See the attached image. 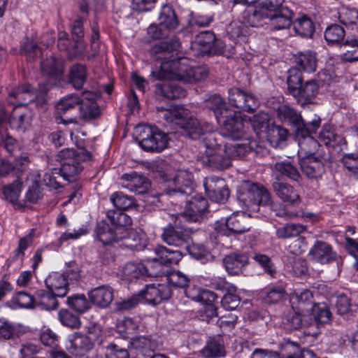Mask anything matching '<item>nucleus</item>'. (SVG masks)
Wrapping results in <instances>:
<instances>
[{"label": "nucleus", "mask_w": 358, "mask_h": 358, "mask_svg": "<svg viewBox=\"0 0 358 358\" xmlns=\"http://www.w3.org/2000/svg\"><path fill=\"white\" fill-rule=\"evenodd\" d=\"M164 118L170 123L181 128L184 136L196 139L201 135L207 133L203 140L206 148L204 153L199 157L201 163L213 170L222 171L229 168L232 162L231 155H228L227 144L219 143L215 136L210 132L213 130L212 124L208 122L201 124L192 117L189 111L183 106H176L171 110H166Z\"/></svg>", "instance_id": "obj_1"}, {"label": "nucleus", "mask_w": 358, "mask_h": 358, "mask_svg": "<svg viewBox=\"0 0 358 358\" xmlns=\"http://www.w3.org/2000/svg\"><path fill=\"white\" fill-rule=\"evenodd\" d=\"M162 73L157 74V80L176 79L184 83L198 82L208 76V68L205 66L191 67L186 58H178L161 66Z\"/></svg>", "instance_id": "obj_2"}, {"label": "nucleus", "mask_w": 358, "mask_h": 358, "mask_svg": "<svg viewBox=\"0 0 358 358\" xmlns=\"http://www.w3.org/2000/svg\"><path fill=\"white\" fill-rule=\"evenodd\" d=\"M91 159V154L85 148L80 147L76 150L66 148L60 150L57 159L61 162L60 176L68 182H72L83 169L82 162Z\"/></svg>", "instance_id": "obj_3"}, {"label": "nucleus", "mask_w": 358, "mask_h": 358, "mask_svg": "<svg viewBox=\"0 0 358 358\" xmlns=\"http://www.w3.org/2000/svg\"><path fill=\"white\" fill-rule=\"evenodd\" d=\"M299 152L303 155L300 165L302 172L309 178L318 179L325 171L323 163L314 156L319 144L313 137L299 141Z\"/></svg>", "instance_id": "obj_4"}, {"label": "nucleus", "mask_w": 358, "mask_h": 358, "mask_svg": "<svg viewBox=\"0 0 358 358\" xmlns=\"http://www.w3.org/2000/svg\"><path fill=\"white\" fill-rule=\"evenodd\" d=\"M303 76L298 69H291L287 78V89L302 105L310 103L319 92V85L315 80H309L303 84Z\"/></svg>", "instance_id": "obj_5"}, {"label": "nucleus", "mask_w": 358, "mask_h": 358, "mask_svg": "<svg viewBox=\"0 0 358 358\" xmlns=\"http://www.w3.org/2000/svg\"><path fill=\"white\" fill-rule=\"evenodd\" d=\"M238 200L250 211H259V206H269L273 200L270 192L262 185L250 182H245L238 191Z\"/></svg>", "instance_id": "obj_6"}, {"label": "nucleus", "mask_w": 358, "mask_h": 358, "mask_svg": "<svg viewBox=\"0 0 358 358\" xmlns=\"http://www.w3.org/2000/svg\"><path fill=\"white\" fill-rule=\"evenodd\" d=\"M51 87L49 83L40 85L38 93L29 85L18 87L9 93L8 102L16 107L27 106L34 101L36 106L43 107L45 103V94Z\"/></svg>", "instance_id": "obj_7"}, {"label": "nucleus", "mask_w": 358, "mask_h": 358, "mask_svg": "<svg viewBox=\"0 0 358 358\" xmlns=\"http://www.w3.org/2000/svg\"><path fill=\"white\" fill-rule=\"evenodd\" d=\"M136 139L140 146L145 151L161 152L168 145V136L156 127L139 125L136 129Z\"/></svg>", "instance_id": "obj_8"}, {"label": "nucleus", "mask_w": 358, "mask_h": 358, "mask_svg": "<svg viewBox=\"0 0 358 358\" xmlns=\"http://www.w3.org/2000/svg\"><path fill=\"white\" fill-rule=\"evenodd\" d=\"M243 213H233L229 217L218 221L215 229L222 236H230L236 234H243L248 231L250 226Z\"/></svg>", "instance_id": "obj_9"}, {"label": "nucleus", "mask_w": 358, "mask_h": 358, "mask_svg": "<svg viewBox=\"0 0 358 358\" xmlns=\"http://www.w3.org/2000/svg\"><path fill=\"white\" fill-rule=\"evenodd\" d=\"M284 0H260L255 7L252 14L249 16L248 22L250 26L262 27L264 20L271 17L275 13L285 8Z\"/></svg>", "instance_id": "obj_10"}, {"label": "nucleus", "mask_w": 358, "mask_h": 358, "mask_svg": "<svg viewBox=\"0 0 358 358\" xmlns=\"http://www.w3.org/2000/svg\"><path fill=\"white\" fill-rule=\"evenodd\" d=\"M217 123L221 127V133L224 136L237 140L245 136V126L241 116L232 110L219 119Z\"/></svg>", "instance_id": "obj_11"}, {"label": "nucleus", "mask_w": 358, "mask_h": 358, "mask_svg": "<svg viewBox=\"0 0 358 358\" xmlns=\"http://www.w3.org/2000/svg\"><path fill=\"white\" fill-rule=\"evenodd\" d=\"M194 186L192 174L186 170H180L177 172L166 192L169 196H186L192 194Z\"/></svg>", "instance_id": "obj_12"}, {"label": "nucleus", "mask_w": 358, "mask_h": 358, "mask_svg": "<svg viewBox=\"0 0 358 358\" xmlns=\"http://www.w3.org/2000/svg\"><path fill=\"white\" fill-rule=\"evenodd\" d=\"M181 43L178 38H171L166 41H161L155 44L150 50V55L154 60H161L160 66L164 62H168L174 59H169V54L179 50ZM161 66L157 71H152L151 74L157 78V74L162 73Z\"/></svg>", "instance_id": "obj_13"}, {"label": "nucleus", "mask_w": 358, "mask_h": 358, "mask_svg": "<svg viewBox=\"0 0 358 358\" xmlns=\"http://www.w3.org/2000/svg\"><path fill=\"white\" fill-rule=\"evenodd\" d=\"M161 238L167 245L182 248H186L190 238V231L188 229L169 224L162 229Z\"/></svg>", "instance_id": "obj_14"}, {"label": "nucleus", "mask_w": 358, "mask_h": 358, "mask_svg": "<svg viewBox=\"0 0 358 358\" xmlns=\"http://www.w3.org/2000/svg\"><path fill=\"white\" fill-rule=\"evenodd\" d=\"M208 203L201 195H196L189 200L184 211L177 215V219H186L189 222H200L208 212Z\"/></svg>", "instance_id": "obj_15"}, {"label": "nucleus", "mask_w": 358, "mask_h": 358, "mask_svg": "<svg viewBox=\"0 0 358 358\" xmlns=\"http://www.w3.org/2000/svg\"><path fill=\"white\" fill-rule=\"evenodd\" d=\"M228 94L230 104L239 110L251 112L259 106V101L255 96L240 88H231Z\"/></svg>", "instance_id": "obj_16"}, {"label": "nucleus", "mask_w": 358, "mask_h": 358, "mask_svg": "<svg viewBox=\"0 0 358 358\" xmlns=\"http://www.w3.org/2000/svg\"><path fill=\"white\" fill-rule=\"evenodd\" d=\"M203 187L208 196L213 201L222 203L229 196L225 181L217 176H209L203 180Z\"/></svg>", "instance_id": "obj_17"}, {"label": "nucleus", "mask_w": 358, "mask_h": 358, "mask_svg": "<svg viewBox=\"0 0 358 358\" xmlns=\"http://www.w3.org/2000/svg\"><path fill=\"white\" fill-rule=\"evenodd\" d=\"M172 295V289L169 285L158 284L147 285L145 289L141 293V300L155 306L164 300L169 299Z\"/></svg>", "instance_id": "obj_18"}, {"label": "nucleus", "mask_w": 358, "mask_h": 358, "mask_svg": "<svg viewBox=\"0 0 358 358\" xmlns=\"http://www.w3.org/2000/svg\"><path fill=\"white\" fill-rule=\"evenodd\" d=\"M272 187L277 196L283 202L292 206H297L300 203V195L290 184L276 178L272 183Z\"/></svg>", "instance_id": "obj_19"}, {"label": "nucleus", "mask_w": 358, "mask_h": 358, "mask_svg": "<svg viewBox=\"0 0 358 358\" xmlns=\"http://www.w3.org/2000/svg\"><path fill=\"white\" fill-rule=\"evenodd\" d=\"M308 255L320 264H329L337 259V255L332 247L326 242L317 241L310 248Z\"/></svg>", "instance_id": "obj_20"}, {"label": "nucleus", "mask_w": 358, "mask_h": 358, "mask_svg": "<svg viewBox=\"0 0 358 358\" xmlns=\"http://www.w3.org/2000/svg\"><path fill=\"white\" fill-rule=\"evenodd\" d=\"M68 350L76 356H83L93 348V343L86 335L74 332L68 336Z\"/></svg>", "instance_id": "obj_21"}, {"label": "nucleus", "mask_w": 358, "mask_h": 358, "mask_svg": "<svg viewBox=\"0 0 358 358\" xmlns=\"http://www.w3.org/2000/svg\"><path fill=\"white\" fill-rule=\"evenodd\" d=\"M122 180L124 187L138 194L146 193L150 187L149 180L143 175L136 172L122 175Z\"/></svg>", "instance_id": "obj_22"}, {"label": "nucleus", "mask_w": 358, "mask_h": 358, "mask_svg": "<svg viewBox=\"0 0 358 358\" xmlns=\"http://www.w3.org/2000/svg\"><path fill=\"white\" fill-rule=\"evenodd\" d=\"M122 245L134 251L143 250L147 245L148 239L146 235L142 231L133 229L121 236Z\"/></svg>", "instance_id": "obj_23"}, {"label": "nucleus", "mask_w": 358, "mask_h": 358, "mask_svg": "<svg viewBox=\"0 0 358 358\" xmlns=\"http://www.w3.org/2000/svg\"><path fill=\"white\" fill-rule=\"evenodd\" d=\"M290 303L293 310L308 313L313 306V294L308 289L295 291L290 296Z\"/></svg>", "instance_id": "obj_24"}, {"label": "nucleus", "mask_w": 358, "mask_h": 358, "mask_svg": "<svg viewBox=\"0 0 358 358\" xmlns=\"http://www.w3.org/2000/svg\"><path fill=\"white\" fill-rule=\"evenodd\" d=\"M29 159L27 156H23L15 159L14 162L10 164L6 160L0 161V177H4L8 174L13 176H24V172L29 166Z\"/></svg>", "instance_id": "obj_25"}, {"label": "nucleus", "mask_w": 358, "mask_h": 358, "mask_svg": "<svg viewBox=\"0 0 358 358\" xmlns=\"http://www.w3.org/2000/svg\"><path fill=\"white\" fill-rule=\"evenodd\" d=\"M45 282L47 288L55 296L64 297L66 295L68 282L64 274L52 272L45 278Z\"/></svg>", "instance_id": "obj_26"}, {"label": "nucleus", "mask_w": 358, "mask_h": 358, "mask_svg": "<svg viewBox=\"0 0 358 358\" xmlns=\"http://www.w3.org/2000/svg\"><path fill=\"white\" fill-rule=\"evenodd\" d=\"M23 176H17V179L12 183L5 185L2 189L3 194L5 199L10 202L16 208H24V203L19 201V197L22 191Z\"/></svg>", "instance_id": "obj_27"}, {"label": "nucleus", "mask_w": 358, "mask_h": 358, "mask_svg": "<svg viewBox=\"0 0 358 358\" xmlns=\"http://www.w3.org/2000/svg\"><path fill=\"white\" fill-rule=\"evenodd\" d=\"M248 264V257L244 254L232 253L224 257L223 264L229 275H238Z\"/></svg>", "instance_id": "obj_28"}, {"label": "nucleus", "mask_w": 358, "mask_h": 358, "mask_svg": "<svg viewBox=\"0 0 358 358\" xmlns=\"http://www.w3.org/2000/svg\"><path fill=\"white\" fill-rule=\"evenodd\" d=\"M294 15L291 9L285 7L266 20H269L271 28L273 30L287 29L292 24Z\"/></svg>", "instance_id": "obj_29"}, {"label": "nucleus", "mask_w": 358, "mask_h": 358, "mask_svg": "<svg viewBox=\"0 0 358 358\" xmlns=\"http://www.w3.org/2000/svg\"><path fill=\"white\" fill-rule=\"evenodd\" d=\"M92 303L100 308H106L113 299V289L106 285H101L92 289L88 294Z\"/></svg>", "instance_id": "obj_30"}, {"label": "nucleus", "mask_w": 358, "mask_h": 358, "mask_svg": "<svg viewBox=\"0 0 358 358\" xmlns=\"http://www.w3.org/2000/svg\"><path fill=\"white\" fill-rule=\"evenodd\" d=\"M107 217L112 225L116 228V233L121 236L127 234L132 228L130 226L132 224V220L126 213L118 210H108Z\"/></svg>", "instance_id": "obj_31"}, {"label": "nucleus", "mask_w": 358, "mask_h": 358, "mask_svg": "<svg viewBox=\"0 0 358 358\" xmlns=\"http://www.w3.org/2000/svg\"><path fill=\"white\" fill-rule=\"evenodd\" d=\"M96 232L99 240L104 245L119 242L121 240V235L116 233L114 225H110L105 221L98 222Z\"/></svg>", "instance_id": "obj_32"}, {"label": "nucleus", "mask_w": 358, "mask_h": 358, "mask_svg": "<svg viewBox=\"0 0 358 358\" xmlns=\"http://www.w3.org/2000/svg\"><path fill=\"white\" fill-rule=\"evenodd\" d=\"M271 169L273 173H278L295 182H299L301 178L296 166L289 160L277 162L271 166Z\"/></svg>", "instance_id": "obj_33"}, {"label": "nucleus", "mask_w": 358, "mask_h": 358, "mask_svg": "<svg viewBox=\"0 0 358 358\" xmlns=\"http://www.w3.org/2000/svg\"><path fill=\"white\" fill-rule=\"evenodd\" d=\"M158 20L160 26H163V27L168 31L173 30L179 25V20L176 11L169 4H165L162 7Z\"/></svg>", "instance_id": "obj_34"}, {"label": "nucleus", "mask_w": 358, "mask_h": 358, "mask_svg": "<svg viewBox=\"0 0 358 358\" xmlns=\"http://www.w3.org/2000/svg\"><path fill=\"white\" fill-rule=\"evenodd\" d=\"M320 123L321 119L316 115H314L311 120H304L301 117L298 127L296 129V136L302 138L300 141H305L306 138L312 137L311 134L317 130Z\"/></svg>", "instance_id": "obj_35"}, {"label": "nucleus", "mask_w": 358, "mask_h": 358, "mask_svg": "<svg viewBox=\"0 0 358 358\" xmlns=\"http://www.w3.org/2000/svg\"><path fill=\"white\" fill-rule=\"evenodd\" d=\"M342 59L352 62L358 60V38L348 36L339 46Z\"/></svg>", "instance_id": "obj_36"}, {"label": "nucleus", "mask_w": 358, "mask_h": 358, "mask_svg": "<svg viewBox=\"0 0 358 358\" xmlns=\"http://www.w3.org/2000/svg\"><path fill=\"white\" fill-rule=\"evenodd\" d=\"M146 266L143 262H128L122 269L123 276L129 281L146 277Z\"/></svg>", "instance_id": "obj_37"}, {"label": "nucleus", "mask_w": 358, "mask_h": 358, "mask_svg": "<svg viewBox=\"0 0 358 358\" xmlns=\"http://www.w3.org/2000/svg\"><path fill=\"white\" fill-rule=\"evenodd\" d=\"M311 310L314 320L317 325L327 324L331 322L332 313L327 303H315Z\"/></svg>", "instance_id": "obj_38"}, {"label": "nucleus", "mask_w": 358, "mask_h": 358, "mask_svg": "<svg viewBox=\"0 0 358 358\" xmlns=\"http://www.w3.org/2000/svg\"><path fill=\"white\" fill-rule=\"evenodd\" d=\"M155 253L165 266L176 264L182 257V254L179 250H173L162 245L155 248Z\"/></svg>", "instance_id": "obj_39"}, {"label": "nucleus", "mask_w": 358, "mask_h": 358, "mask_svg": "<svg viewBox=\"0 0 358 358\" xmlns=\"http://www.w3.org/2000/svg\"><path fill=\"white\" fill-rule=\"evenodd\" d=\"M295 62L303 71L314 72L317 63L316 53L310 50L301 52L296 57Z\"/></svg>", "instance_id": "obj_40"}, {"label": "nucleus", "mask_w": 358, "mask_h": 358, "mask_svg": "<svg viewBox=\"0 0 358 358\" xmlns=\"http://www.w3.org/2000/svg\"><path fill=\"white\" fill-rule=\"evenodd\" d=\"M206 106L213 110L217 121L231 111L229 109L223 99L217 94L210 96L206 100Z\"/></svg>", "instance_id": "obj_41"}, {"label": "nucleus", "mask_w": 358, "mask_h": 358, "mask_svg": "<svg viewBox=\"0 0 358 358\" xmlns=\"http://www.w3.org/2000/svg\"><path fill=\"white\" fill-rule=\"evenodd\" d=\"M345 36L344 29L338 24L330 25L324 31V38L327 43L331 45L340 46L346 39Z\"/></svg>", "instance_id": "obj_42"}, {"label": "nucleus", "mask_w": 358, "mask_h": 358, "mask_svg": "<svg viewBox=\"0 0 358 358\" xmlns=\"http://www.w3.org/2000/svg\"><path fill=\"white\" fill-rule=\"evenodd\" d=\"M266 137L273 147H278L282 143L285 142L287 138V130L279 125H275L273 123L268 128Z\"/></svg>", "instance_id": "obj_43"}, {"label": "nucleus", "mask_w": 358, "mask_h": 358, "mask_svg": "<svg viewBox=\"0 0 358 358\" xmlns=\"http://www.w3.org/2000/svg\"><path fill=\"white\" fill-rule=\"evenodd\" d=\"M161 94L169 99L186 96V91L173 81L166 82L158 86Z\"/></svg>", "instance_id": "obj_44"}, {"label": "nucleus", "mask_w": 358, "mask_h": 358, "mask_svg": "<svg viewBox=\"0 0 358 358\" xmlns=\"http://www.w3.org/2000/svg\"><path fill=\"white\" fill-rule=\"evenodd\" d=\"M293 25L296 34L303 38L312 37L315 31L313 22L306 15L296 19Z\"/></svg>", "instance_id": "obj_45"}, {"label": "nucleus", "mask_w": 358, "mask_h": 358, "mask_svg": "<svg viewBox=\"0 0 358 358\" xmlns=\"http://www.w3.org/2000/svg\"><path fill=\"white\" fill-rule=\"evenodd\" d=\"M43 197V189L40 187L38 181L35 179L31 180L24 194V199L22 203H24L25 207L28 203L34 204Z\"/></svg>", "instance_id": "obj_46"}, {"label": "nucleus", "mask_w": 358, "mask_h": 358, "mask_svg": "<svg viewBox=\"0 0 358 358\" xmlns=\"http://www.w3.org/2000/svg\"><path fill=\"white\" fill-rule=\"evenodd\" d=\"M43 73L50 76H59L63 73V60L51 57L43 62L41 65Z\"/></svg>", "instance_id": "obj_47"}, {"label": "nucleus", "mask_w": 358, "mask_h": 358, "mask_svg": "<svg viewBox=\"0 0 358 358\" xmlns=\"http://www.w3.org/2000/svg\"><path fill=\"white\" fill-rule=\"evenodd\" d=\"M81 98L75 94H69L63 97L56 106L57 113L63 115L66 112L74 108L77 106H80Z\"/></svg>", "instance_id": "obj_48"}, {"label": "nucleus", "mask_w": 358, "mask_h": 358, "mask_svg": "<svg viewBox=\"0 0 358 358\" xmlns=\"http://www.w3.org/2000/svg\"><path fill=\"white\" fill-rule=\"evenodd\" d=\"M306 317V313L294 310L287 317L284 322L285 327L289 331L301 329L308 324Z\"/></svg>", "instance_id": "obj_49"}, {"label": "nucleus", "mask_w": 358, "mask_h": 358, "mask_svg": "<svg viewBox=\"0 0 358 358\" xmlns=\"http://www.w3.org/2000/svg\"><path fill=\"white\" fill-rule=\"evenodd\" d=\"M87 76V69L85 65L76 64L71 68L70 81L76 89L83 87Z\"/></svg>", "instance_id": "obj_50"}, {"label": "nucleus", "mask_w": 358, "mask_h": 358, "mask_svg": "<svg viewBox=\"0 0 358 358\" xmlns=\"http://www.w3.org/2000/svg\"><path fill=\"white\" fill-rule=\"evenodd\" d=\"M201 354L205 357H224L226 352L223 342L215 339L209 341L202 349Z\"/></svg>", "instance_id": "obj_51"}, {"label": "nucleus", "mask_w": 358, "mask_h": 358, "mask_svg": "<svg viewBox=\"0 0 358 358\" xmlns=\"http://www.w3.org/2000/svg\"><path fill=\"white\" fill-rule=\"evenodd\" d=\"M52 293L40 292L36 297V307L41 310H52L57 308V301Z\"/></svg>", "instance_id": "obj_52"}, {"label": "nucleus", "mask_w": 358, "mask_h": 358, "mask_svg": "<svg viewBox=\"0 0 358 358\" xmlns=\"http://www.w3.org/2000/svg\"><path fill=\"white\" fill-rule=\"evenodd\" d=\"M282 358H296L299 356L301 350L298 343L284 338L279 344Z\"/></svg>", "instance_id": "obj_53"}, {"label": "nucleus", "mask_w": 358, "mask_h": 358, "mask_svg": "<svg viewBox=\"0 0 358 358\" xmlns=\"http://www.w3.org/2000/svg\"><path fill=\"white\" fill-rule=\"evenodd\" d=\"M306 230V227L300 224H287L276 230V236L278 238H289L298 236Z\"/></svg>", "instance_id": "obj_54"}, {"label": "nucleus", "mask_w": 358, "mask_h": 358, "mask_svg": "<svg viewBox=\"0 0 358 358\" xmlns=\"http://www.w3.org/2000/svg\"><path fill=\"white\" fill-rule=\"evenodd\" d=\"M147 272L145 275L148 277L166 276L168 270L162 261L158 258H154L152 260H148L145 263Z\"/></svg>", "instance_id": "obj_55"}, {"label": "nucleus", "mask_w": 358, "mask_h": 358, "mask_svg": "<svg viewBox=\"0 0 358 358\" xmlns=\"http://www.w3.org/2000/svg\"><path fill=\"white\" fill-rule=\"evenodd\" d=\"M250 123L253 129L259 133V131L266 132L273 122L268 113L260 112L250 119Z\"/></svg>", "instance_id": "obj_56"}, {"label": "nucleus", "mask_w": 358, "mask_h": 358, "mask_svg": "<svg viewBox=\"0 0 358 358\" xmlns=\"http://www.w3.org/2000/svg\"><path fill=\"white\" fill-rule=\"evenodd\" d=\"M278 115L281 120L292 124L295 127V129H297L301 117L296 110L287 106H281L279 107Z\"/></svg>", "instance_id": "obj_57"}, {"label": "nucleus", "mask_w": 358, "mask_h": 358, "mask_svg": "<svg viewBox=\"0 0 358 358\" xmlns=\"http://www.w3.org/2000/svg\"><path fill=\"white\" fill-rule=\"evenodd\" d=\"M80 117L85 120H90L99 117L101 110L95 102H84L82 100L80 106Z\"/></svg>", "instance_id": "obj_58"}, {"label": "nucleus", "mask_w": 358, "mask_h": 358, "mask_svg": "<svg viewBox=\"0 0 358 358\" xmlns=\"http://www.w3.org/2000/svg\"><path fill=\"white\" fill-rule=\"evenodd\" d=\"M166 279L168 282L167 285L179 288H185L189 282V278L179 271H173L171 273L168 272Z\"/></svg>", "instance_id": "obj_59"}, {"label": "nucleus", "mask_w": 358, "mask_h": 358, "mask_svg": "<svg viewBox=\"0 0 358 358\" xmlns=\"http://www.w3.org/2000/svg\"><path fill=\"white\" fill-rule=\"evenodd\" d=\"M110 201L118 210H127L134 203L132 196L124 194L122 192H115L110 196Z\"/></svg>", "instance_id": "obj_60"}, {"label": "nucleus", "mask_w": 358, "mask_h": 358, "mask_svg": "<svg viewBox=\"0 0 358 358\" xmlns=\"http://www.w3.org/2000/svg\"><path fill=\"white\" fill-rule=\"evenodd\" d=\"M320 138L325 145L332 146L343 141V137L336 134L330 126L324 127L320 133Z\"/></svg>", "instance_id": "obj_61"}, {"label": "nucleus", "mask_w": 358, "mask_h": 358, "mask_svg": "<svg viewBox=\"0 0 358 358\" xmlns=\"http://www.w3.org/2000/svg\"><path fill=\"white\" fill-rule=\"evenodd\" d=\"M58 317L59 321L64 326L71 329H76L80 326L79 317L68 310L62 309L59 310Z\"/></svg>", "instance_id": "obj_62"}, {"label": "nucleus", "mask_w": 358, "mask_h": 358, "mask_svg": "<svg viewBox=\"0 0 358 358\" xmlns=\"http://www.w3.org/2000/svg\"><path fill=\"white\" fill-rule=\"evenodd\" d=\"M12 302L17 304L23 308H31L36 307V297L24 292H19L15 296L13 297Z\"/></svg>", "instance_id": "obj_63"}, {"label": "nucleus", "mask_w": 358, "mask_h": 358, "mask_svg": "<svg viewBox=\"0 0 358 358\" xmlns=\"http://www.w3.org/2000/svg\"><path fill=\"white\" fill-rule=\"evenodd\" d=\"M338 15L339 21L345 26L356 24L358 20V12L355 8H342Z\"/></svg>", "instance_id": "obj_64"}]
</instances>
